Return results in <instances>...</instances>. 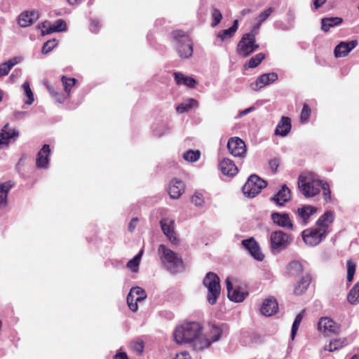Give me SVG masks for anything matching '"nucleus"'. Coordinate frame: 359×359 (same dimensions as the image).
I'll use <instances>...</instances> for the list:
<instances>
[{"instance_id": "58", "label": "nucleus", "mask_w": 359, "mask_h": 359, "mask_svg": "<svg viewBox=\"0 0 359 359\" xmlns=\"http://www.w3.org/2000/svg\"><path fill=\"white\" fill-rule=\"evenodd\" d=\"M173 359H191V357L187 351H184L176 354Z\"/></svg>"}, {"instance_id": "33", "label": "nucleus", "mask_w": 359, "mask_h": 359, "mask_svg": "<svg viewBox=\"0 0 359 359\" xmlns=\"http://www.w3.org/2000/svg\"><path fill=\"white\" fill-rule=\"evenodd\" d=\"M343 22L341 18L330 17L321 20V29L323 32H328L331 27L340 25Z\"/></svg>"}, {"instance_id": "19", "label": "nucleus", "mask_w": 359, "mask_h": 359, "mask_svg": "<svg viewBox=\"0 0 359 359\" xmlns=\"http://www.w3.org/2000/svg\"><path fill=\"white\" fill-rule=\"evenodd\" d=\"M278 79V74L275 72L263 74L258 76L256 81L251 84V88L254 90H258L266 86L274 83Z\"/></svg>"}, {"instance_id": "22", "label": "nucleus", "mask_w": 359, "mask_h": 359, "mask_svg": "<svg viewBox=\"0 0 359 359\" xmlns=\"http://www.w3.org/2000/svg\"><path fill=\"white\" fill-rule=\"evenodd\" d=\"M334 220V213L332 210L325 211L316 222V226L329 234L330 226Z\"/></svg>"}, {"instance_id": "21", "label": "nucleus", "mask_w": 359, "mask_h": 359, "mask_svg": "<svg viewBox=\"0 0 359 359\" xmlns=\"http://www.w3.org/2000/svg\"><path fill=\"white\" fill-rule=\"evenodd\" d=\"M227 289L228 298L234 302H242L248 296V292L241 291L239 287H233L230 278L225 280Z\"/></svg>"}, {"instance_id": "43", "label": "nucleus", "mask_w": 359, "mask_h": 359, "mask_svg": "<svg viewBox=\"0 0 359 359\" xmlns=\"http://www.w3.org/2000/svg\"><path fill=\"white\" fill-rule=\"evenodd\" d=\"M130 296L135 297L136 302H140L147 297L145 291L140 287H132L130 290Z\"/></svg>"}, {"instance_id": "50", "label": "nucleus", "mask_w": 359, "mask_h": 359, "mask_svg": "<svg viewBox=\"0 0 359 359\" xmlns=\"http://www.w3.org/2000/svg\"><path fill=\"white\" fill-rule=\"evenodd\" d=\"M191 203L196 207H203L205 203L203 195L200 192H195L191 198Z\"/></svg>"}, {"instance_id": "16", "label": "nucleus", "mask_w": 359, "mask_h": 359, "mask_svg": "<svg viewBox=\"0 0 359 359\" xmlns=\"http://www.w3.org/2000/svg\"><path fill=\"white\" fill-rule=\"evenodd\" d=\"M51 154L50 145L45 144L39 151L36 157V167L38 169H48L49 168L50 156Z\"/></svg>"}, {"instance_id": "5", "label": "nucleus", "mask_w": 359, "mask_h": 359, "mask_svg": "<svg viewBox=\"0 0 359 359\" xmlns=\"http://www.w3.org/2000/svg\"><path fill=\"white\" fill-rule=\"evenodd\" d=\"M203 283L208 289L207 301L211 305L216 304L220 294V285L219 277L212 272L206 274Z\"/></svg>"}, {"instance_id": "61", "label": "nucleus", "mask_w": 359, "mask_h": 359, "mask_svg": "<svg viewBox=\"0 0 359 359\" xmlns=\"http://www.w3.org/2000/svg\"><path fill=\"white\" fill-rule=\"evenodd\" d=\"M113 359H129V358L126 352H123V351H121V350H119L114 355Z\"/></svg>"}, {"instance_id": "36", "label": "nucleus", "mask_w": 359, "mask_h": 359, "mask_svg": "<svg viewBox=\"0 0 359 359\" xmlns=\"http://www.w3.org/2000/svg\"><path fill=\"white\" fill-rule=\"evenodd\" d=\"M302 264L298 261H292L287 266V272L290 276H298L303 273Z\"/></svg>"}, {"instance_id": "7", "label": "nucleus", "mask_w": 359, "mask_h": 359, "mask_svg": "<svg viewBox=\"0 0 359 359\" xmlns=\"http://www.w3.org/2000/svg\"><path fill=\"white\" fill-rule=\"evenodd\" d=\"M328 234L316 225L302 232V237L306 245L314 247L320 244Z\"/></svg>"}, {"instance_id": "4", "label": "nucleus", "mask_w": 359, "mask_h": 359, "mask_svg": "<svg viewBox=\"0 0 359 359\" xmlns=\"http://www.w3.org/2000/svg\"><path fill=\"white\" fill-rule=\"evenodd\" d=\"M172 36L177 46V51L180 57L189 58L193 53V42L191 39L182 30H175Z\"/></svg>"}, {"instance_id": "2", "label": "nucleus", "mask_w": 359, "mask_h": 359, "mask_svg": "<svg viewBox=\"0 0 359 359\" xmlns=\"http://www.w3.org/2000/svg\"><path fill=\"white\" fill-rule=\"evenodd\" d=\"M157 253L162 266L168 272L176 274L184 270V264L182 256L170 250L164 244H161Z\"/></svg>"}, {"instance_id": "3", "label": "nucleus", "mask_w": 359, "mask_h": 359, "mask_svg": "<svg viewBox=\"0 0 359 359\" xmlns=\"http://www.w3.org/2000/svg\"><path fill=\"white\" fill-rule=\"evenodd\" d=\"M321 180L311 172H305L298 177V187L305 198H311L320 192Z\"/></svg>"}, {"instance_id": "41", "label": "nucleus", "mask_w": 359, "mask_h": 359, "mask_svg": "<svg viewBox=\"0 0 359 359\" xmlns=\"http://www.w3.org/2000/svg\"><path fill=\"white\" fill-rule=\"evenodd\" d=\"M347 300L352 305L359 304V281L349 291Z\"/></svg>"}, {"instance_id": "17", "label": "nucleus", "mask_w": 359, "mask_h": 359, "mask_svg": "<svg viewBox=\"0 0 359 359\" xmlns=\"http://www.w3.org/2000/svg\"><path fill=\"white\" fill-rule=\"evenodd\" d=\"M19 136V132L15 128L10 127L8 123L4 125L0 132V149L4 147H7L11 143V140H15Z\"/></svg>"}, {"instance_id": "12", "label": "nucleus", "mask_w": 359, "mask_h": 359, "mask_svg": "<svg viewBox=\"0 0 359 359\" xmlns=\"http://www.w3.org/2000/svg\"><path fill=\"white\" fill-rule=\"evenodd\" d=\"M316 213L317 208L310 205H302L295 212L298 221L304 226L307 225L310 222L311 217Z\"/></svg>"}, {"instance_id": "45", "label": "nucleus", "mask_w": 359, "mask_h": 359, "mask_svg": "<svg viewBox=\"0 0 359 359\" xmlns=\"http://www.w3.org/2000/svg\"><path fill=\"white\" fill-rule=\"evenodd\" d=\"M346 268H347V276L346 279L348 282H352L353 280L354 274L355 272L356 264L351 259H348L346 262Z\"/></svg>"}, {"instance_id": "15", "label": "nucleus", "mask_w": 359, "mask_h": 359, "mask_svg": "<svg viewBox=\"0 0 359 359\" xmlns=\"http://www.w3.org/2000/svg\"><path fill=\"white\" fill-rule=\"evenodd\" d=\"M271 219L273 222L282 228L294 230V226L288 213L273 212L271 214Z\"/></svg>"}, {"instance_id": "35", "label": "nucleus", "mask_w": 359, "mask_h": 359, "mask_svg": "<svg viewBox=\"0 0 359 359\" xmlns=\"http://www.w3.org/2000/svg\"><path fill=\"white\" fill-rule=\"evenodd\" d=\"M20 57H15L0 65V78L8 74L11 69L21 61Z\"/></svg>"}, {"instance_id": "30", "label": "nucleus", "mask_w": 359, "mask_h": 359, "mask_svg": "<svg viewBox=\"0 0 359 359\" xmlns=\"http://www.w3.org/2000/svg\"><path fill=\"white\" fill-rule=\"evenodd\" d=\"M291 127L290 118L287 116H282L276 128L275 134L276 135L285 137L290 133Z\"/></svg>"}, {"instance_id": "53", "label": "nucleus", "mask_w": 359, "mask_h": 359, "mask_svg": "<svg viewBox=\"0 0 359 359\" xmlns=\"http://www.w3.org/2000/svg\"><path fill=\"white\" fill-rule=\"evenodd\" d=\"M274 10V8L270 7L266 10L264 11L263 12H262L257 18V21L259 22V24H262L265 20H266L273 13Z\"/></svg>"}, {"instance_id": "62", "label": "nucleus", "mask_w": 359, "mask_h": 359, "mask_svg": "<svg viewBox=\"0 0 359 359\" xmlns=\"http://www.w3.org/2000/svg\"><path fill=\"white\" fill-rule=\"evenodd\" d=\"M299 325H300L297 324L296 322H294V321L293 322V324L292 326V330H291V334H290L292 339H294Z\"/></svg>"}, {"instance_id": "47", "label": "nucleus", "mask_w": 359, "mask_h": 359, "mask_svg": "<svg viewBox=\"0 0 359 359\" xmlns=\"http://www.w3.org/2000/svg\"><path fill=\"white\" fill-rule=\"evenodd\" d=\"M57 43L58 41L55 39L47 41L43 45L41 50L42 53L48 54L57 46Z\"/></svg>"}, {"instance_id": "1", "label": "nucleus", "mask_w": 359, "mask_h": 359, "mask_svg": "<svg viewBox=\"0 0 359 359\" xmlns=\"http://www.w3.org/2000/svg\"><path fill=\"white\" fill-rule=\"evenodd\" d=\"M202 326L198 322H187L177 326L174 332V340L178 344H191L195 351L208 348L212 343L220 339L222 330L215 325L209 326V330L203 335Z\"/></svg>"}, {"instance_id": "25", "label": "nucleus", "mask_w": 359, "mask_h": 359, "mask_svg": "<svg viewBox=\"0 0 359 359\" xmlns=\"http://www.w3.org/2000/svg\"><path fill=\"white\" fill-rule=\"evenodd\" d=\"M219 168L224 175L232 177L238 173V169L230 158H224L219 163Z\"/></svg>"}, {"instance_id": "52", "label": "nucleus", "mask_w": 359, "mask_h": 359, "mask_svg": "<svg viewBox=\"0 0 359 359\" xmlns=\"http://www.w3.org/2000/svg\"><path fill=\"white\" fill-rule=\"evenodd\" d=\"M320 189L323 190V195L324 197V200L327 202L331 199V191L330 189V185L327 182H323L321 180Z\"/></svg>"}, {"instance_id": "31", "label": "nucleus", "mask_w": 359, "mask_h": 359, "mask_svg": "<svg viewBox=\"0 0 359 359\" xmlns=\"http://www.w3.org/2000/svg\"><path fill=\"white\" fill-rule=\"evenodd\" d=\"M152 133L153 135L157 137H161L162 136L170 133L171 128L165 121H158L155 123L152 126Z\"/></svg>"}, {"instance_id": "6", "label": "nucleus", "mask_w": 359, "mask_h": 359, "mask_svg": "<svg viewBox=\"0 0 359 359\" xmlns=\"http://www.w3.org/2000/svg\"><path fill=\"white\" fill-rule=\"evenodd\" d=\"M267 183L256 175H251L243 187V192L248 198H254L262 189L265 188Z\"/></svg>"}, {"instance_id": "40", "label": "nucleus", "mask_w": 359, "mask_h": 359, "mask_svg": "<svg viewBox=\"0 0 359 359\" xmlns=\"http://www.w3.org/2000/svg\"><path fill=\"white\" fill-rule=\"evenodd\" d=\"M50 95L58 103H63L69 97L67 94L64 93L57 92L53 86H50L49 83L45 84Z\"/></svg>"}, {"instance_id": "20", "label": "nucleus", "mask_w": 359, "mask_h": 359, "mask_svg": "<svg viewBox=\"0 0 359 359\" xmlns=\"http://www.w3.org/2000/svg\"><path fill=\"white\" fill-rule=\"evenodd\" d=\"M291 199V191L287 184L281 185L280 189L272 197L270 201L276 205L282 207Z\"/></svg>"}, {"instance_id": "28", "label": "nucleus", "mask_w": 359, "mask_h": 359, "mask_svg": "<svg viewBox=\"0 0 359 359\" xmlns=\"http://www.w3.org/2000/svg\"><path fill=\"white\" fill-rule=\"evenodd\" d=\"M37 13L35 11H25L20 14L18 18V25L21 27H27L34 23L37 18Z\"/></svg>"}, {"instance_id": "10", "label": "nucleus", "mask_w": 359, "mask_h": 359, "mask_svg": "<svg viewBox=\"0 0 359 359\" xmlns=\"http://www.w3.org/2000/svg\"><path fill=\"white\" fill-rule=\"evenodd\" d=\"M227 149L235 157L243 158L246 154L245 144L243 140L238 137H233L229 139Z\"/></svg>"}, {"instance_id": "24", "label": "nucleus", "mask_w": 359, "mask_h": 359, "mask_svg": "<svg viewBox=\"0 0 359 359\" xmlns=\"http://www.w3.org/2000/svg\"><path fill=\"white\" fill-rule=\"evenodd\" d=\"M14 185L11 180L0 182V210H4L8 206V194Z\"/></svg>"}, {"instance_id": "11", "label": "nucleus", "mask_w": 359, "mask_h": 359, "mask_svg": "<svg viewBox=\"0 0 359 359\" xmlns=\"http://www.w3.org/2000/svg\"><path fill=\"white\" fill-rule=\"evenodd\" d=\"M318 328L320 332L327 337L332 334H338L340 332V326L331 318L327 317L320 319Z\"/></svg>"}, {"instance_id": "34", "label": "nucleus", "mask_w": 359, "mask_h": 359, "mask_svg": "<svg viewBox=\"0 0 359 359\" xmlns=\"http://www.w3.org/2000/svg\"><path fill=\"white\" fill-rule=\"evenodd\" d=\"M238 28V20H235L233 22V25L231 27L226 29H224L221 31L217 35V38L219 39L222 41H224L232 38L236 32Z\"/></svg>"}, {"instance_id": "39", "label": "nucleus", "mask_w": 359, "mask_h": 359, "mask_svg": "<svg viewBox=\"0 0 359 359\" xmlns=\"http://www.w3.org/2000/svg\"><path fill=\"white\" fill-rule=\"evenodd\" d=\"M77 81V79L74 78H68L66 76H62L61 82L64 88V91L67 96L70 97L71 90L75 86Z\"/></svg>"}, {"instance_id": "42", "label": "nucleus", "mask_w": 359, "mask_h": 359, "mask_svg": "<svg viewBox=\"0 0 359 359\" xmlns=\"http://www.w3.org/2000/svg\"><path fill=\"white\" fill-rule=\"evenodd\" d=\"M143 254V251L140 250L132 259L128 262L126 266L133 273H137L139 269V265Z\"/></svg>"}, {"instance_id": "8", "label": "nucleus", "mask_w": 359, "mask_h": 359, "mask_svg": "<svg viewBox=\"0 0 359 359\" xmlns=\"http://www.w3.org/2000/svg\"><path fill=\"white\" fill-rule=\"evenodd\" d=\"M259 48V45L256 43V39L252 35L250 37V35L243 34L238 43L236 52L239 56L247 57Z\"/></svg>"}, {"instance_id": "54", "label": "nucleus", "mask_w": 359, "mask_h": 359, "mask_svg": "<svg viewBox=\"0 0 359 359\" xmlns=\"http://www.w3.org/2000/svg\"><path fill=\"white\" fill-rule=\"evenodd\" d=\"M131 348L133 351L137 354H141L144 351V342L142 340L137 339L132 342Z\"/></svg>"}, {"instance_id": "14", "label": "nucleus", "mask_w": 359, "mask_h": 359, "mask_svg": "<svg viewBox=\"0 0 359 359\" xmlns=\"http://www.w3.org/2000/svg\"><path fill=\"white\" fill-rule=\"evenodd\" d=\"M241 244L255 259L257 261L264 259V255L261 252V249L254 238L250 237L243 240Z\"/></svg>"}, {"instance_id": "51", "label": "nucleus", "mask_w": 359, "mask_h": 359, "mask_svg": "<svg viewBox=\"0 0 359 359\" xmlns=\"http://www.w3.org/2000/svg\"><path fill=\"white\" fill-rule=\"evenodd\" d=\"M211 15L212 18V26L215 27L221 22L222 15L219 10L216 8H212Z\"/></svg>"}, {"instance_id": "26", "label": "nucleus", "mask_w": 359, "mask_h": 359, "mask_svg": "<svg viewBox=\"0 0 359 359\" xmlns=\"http://www.w3.org/2000/svg\"><path fill=\"white\" fill-rule=\"evenodd\" d=\"M278 310V303L273 297L266 299L260 308V312L265 316H271Z\"/></svg>"}, {"instance_id": "18", "label": "nucleus", "mask_w": 359, "mask_h": 359, "mask_svg": "<svg viewBox=\"0 0 359 359\" xmlns=\"http://www.w3.org/2000/svg\"><path fill=\"white\" fill-rule=\"evenodd\" d=\"M67 29V23L62 19L57 20L53 25L45 21L41 24V34H50L53 32H65Z\"/></svg>"}, {"instance_id": "63", "label": "nucleus", "mask_w": 359, "mask_h": 359, "mask_svg": "<svg viewBox=\"0 0 359 359\" xmlns=\"http://www.w3.org/2000/svg\"><path fill=\"white\" fill-rule=\"evenodd\" d=\"M326 0H313V6L316 10L320 8L325 3Z\"/></svg>"}, {"instance_id": "27", "label": "nucleus", "mask_w": 359, "mask_h": 359, "mask_svg": "<svg viewBox=\"0 0 359 359\" xmlns=\"http://www.w3.org/2000/svg\"><path fill=\"white\" fill-rule=\"evenodd\" d=\"M184 182L177 178H175L170 182L168 194L170 198L177 199L184 193Z\"/></svg>"}, {"instance_id": "49", "label": "nucleus", "mask_w": 359, "mask_h": 359, "mask_svg": "<svg viewBox=\"0 0 359 359\" xmlns=\"http://www.w3.org/2000/svg\"><path fill=\"white\" fill-rule=\"evenodd\" d=\"M23 90L26 96L27 97V100L25 102L27 104H32L34 100L33 93L30 88L29 82L26 81L22 85Z\"/></svg>"}, {"instance_id": "37", "label": "nucleus", "mask_w": 359, "mask_h": 359, "mask_svg": "<svg viewBox=\"0 0 359 359\" xmlns=\"http://www.w3.org/2000/svg\"><path fill=\"white\" fill-rule=\"evenodd\" d=\"M198 107V102L193 99V98H189L184 102H182L181 104H178L176 107V110L177 113L182 114L186 111H189L190 109H191L194 107Z\"/></svg>"}, {"instance_id": "13", "label": "nucleus", "mask_w": 359, "mask_h": 359, "mask_svg": "<svg viewBox=\"0 0 359 359\" xmlns=\"http://www.w3.org/2000/svg\"><path fill=\"white\" fill-rule=\"evenodd\" d=\"M162 231L168 241L174 245L177 244L179 240L175 231V222L168 218H163L160 221Z\"/></svg>"}, {"instance_id": "64", "label": "nucleus", "mask_w": 359, "mask_h": 359, "mask_svg": "<svg viewBox=\"0 0 359 359\" xmlns=\"http://www.w3.org/2000/svg\"><path fill=\"white\" fill-rule=\"evenodd\" d=\"M22 74V71L20 69H15L13 73L10 76L9 79L11 80H13L14 79L20 76Z\"/></svg>"}, {"instance_id": "44", "label": "nucleus", "mask_w": 359, "mask_h": 359, "mask_svg": "<svg viewBox=\"0 0 359 359\" xmlns=\"http://www.w3.org/2000/svg\"><path fill=\"white\" fill-rule=\"evenodd\" d=\"M201 156L199 150L189 149L183 154V158L188 162H196Z\"/></svg>"}, {"instance_id": "9", "label": "nucleus", "mask_w": 359, "mask_h": 359, "mask_svg": "<svg viewBox=\"0 0 359 359\" xmlns=\"http://www.w3.org/2000/svg\"><path fill=\"white\" fill-rule=\"evenodd\" d=\"M269 241L271 250L273 252H280L290 245L292 238L287 233L278 230L271 233Z\"/></svg>"}, {"instance_id": "60", "label": "nucleus", "mask_w": 359, "mask_h": 359, "mask_svg": "<svg viewBox=\"0 0 359 359\" xmlns=\"http://www.w3.org/2000/svg\"><path fill=\"white\" fill-rule=\"evenodd\" d=\"M137 222L138 219L137 217H133L128 224V231L133 232L135 229Z\"/></svg>"}, {"instance_id": "56", "label": "nucleus", "mask_w": 359, "mask_h": 359, "mask_svg": "<svg viewBox=\"0 0 359 359\" xmlns=\"http://www.w3.org/2000/svg\"><path fill=\"white\" fill-rule=\"evenodd\" d=\"M101 27V22L100 20L95 19L92 20L90 24V30L92 33L97 34L98 33Z\"/></svg>"}, {"instance_id": "46", "label": "nucleus", "mask_w": 359, "mask_h": 359, "mask_svg": "<svg viewBox=\"0 0 359 359\" xmlns=\"http://www.w3.org/2000/svg\"><path fill=\"white\" fill-rule=\"evenodd\" d=\"M265 58V55L262 53H257L255 56L251 57L248 61V65L249 68L257 67Z\"/></svg>"}, {"instance_id": "48", "label": "nucleus", "mask_w": 359, "mask_h": 359, "mask_svg": "<svg viewBox=\"0 0 359 359\" xmlns=\"http://www.w3.org/2000/svg\"><path fill=\"white\" fill-rule=\"evenodd\" d=\"M311 113V111L309 105L306 103L304 104L300 115L301 123H306L310 118Z\"/></svg>"}, {"instance_id": "59", "label": "nucleus", "mask_w": 359, "mask_h": 359, "mask_svg": "<svg viewBox=\"0 0 359 359\" xmlns=\"http://www.w3.org/2000/svg\"><path fill=\"white\" fill-rule=\"evenodd\" d=\"M279 165V160L278 158L271 159L269 161V166L272 171L276 172Z\"/></svg>"}, {"instance_id": "29", "label": "nucleus", "mask_w": 359, "mask_h": 359, "mask_svg": "<svg viewBox=\"0 0 359 359\" xmlns=\"http://www.w3.org/2000/svg\"><path fill=\"white\" fill-rule=\"evenodd\" d=\"M311 282V277L310 274L306 273L301 279L296 283L294 288V294L295 295L303 294L308 289Z\"/></svg>"}, {"instance_id": "23", "label": "nucleus", "mask_w": 359, "mask_h": 359, "mask_svg": "<svg viewBox=\"0 0 359 359\" xmlns=\"http://www.w3.org/2000/svg\"><path fill=\"white\" fill-rule=\"evenodd\" d=\"M358 45L357 40L340 42L334 48V54L336 57L346 56Z\"/></svg>"}, {"instance_id": "55", "label": "nucleus", "mask_w": 359, "mask_h": 359, "mask_svg": "<svg viewBox=\"0 0 359 359\" xmlns=\"http://www.w3.org/2000/svg\"><path fill=\"white\" fill-rule=\"evenodd\" d=\"M135 297H134V296H130V293L129 292L128 296H127V304L128 305V307L129 309L135 312L138 309V306H137V303L138 302H135Z\"/></svg>"}, {"instance_id": "32", "label": "nucleus", "mask_w": 359, "mask_h": 359, "mask_svg": "<svg viewBox=\"0 0 359 359\" xmlns=\"http://www.w3.org/2000/svg\"><path fill=\"white\" fill-rule=\"evenodd\" d=\"M174 79L177 84L184 85L189 88H193L196 83L194 78L178 72L174 73Z\"/></svg>"}, {"instance_id": "38", "label": "nucleus", "mask_w": 359, "mask_h": 359, "mask_svg": "<svg viewBox=\"0 0 359 359\" xmlns=\"http://www.w3.org/2000/svg\"><path fill=\"white\" fill-rule=\"evenodd\" d=\"M348 342L346 338L335 339L331 340L330 344L327 346H325V350L328 351L330 352H334L346 346Z\"/></svg>"}, {"instance_id": "57", "label": "nucleus", "mask_w": 359, "mask_h": 359, "mask_svg": "<svg viewBox=\"0 0 359 359\" xmlns=\"http://www.w3.org/2000/svg\"><path fill=\"white\" fill-rule=\"evenodd\" d=\"M262 24H259V22L257 21L253 26V27L252 28L251 31L248 33H246L245 34H248V35H250L251 36V35L253 36V38L254 39H256V36L259 33V28H260V26H261Z\"/></svg>"}]
</instances>
